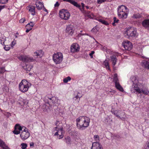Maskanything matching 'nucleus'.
<instances>
[{"mask_svg": "<svg viewBox=\"0 0 149 149\" xmlns=\"http://www.w3.org/2000/svg\"><path fill=\"white\" fill-rule=\"evenodd\" d=\"M8 0H0V3L5 4L8 2Z\"/></svg>", "mask_w": 149, "mask_h": 149, "instance_id": "37", "label": "nucleus"}, {"mask_svg": "<svg viewBox=\"0 0 149 149\" xmlns=\"http://www.w3.org/2000/svg\"><path fill=\"white\" fill-rule=\"evenodd\" d=\"M32 29L31 28L29 27V29H27H27L26 31V33H28L29 31H30Z\"/></svg>", "mask_w": 149, "mask_h": 149, "instance_id": "49", "label": "nucleus"}, {"mask_svg": "<svg viewBox=\"0 0 149 149\" xmlns=\"http://www.w3.org/2000/svg\"><path fill=\"white\" fill-rule=\"evenodd\" d=\"M34 24L33 22H30V23H28V24H27L26 26V27L28 28L29 26H29L30 28H31L32 29V27L34 26Z\"/></svg>", "mask_w": 149, "mask_h": 149, "instance_id": "32", "label": "nucleus"}, {"mask_svg": "<svg viewBox=\"0 0 149 149\" xmlns=\"http://www.w3.org/2000/svg\"><path fill=\"white\" fill-rule=\"evenodd\" d=\"M143 26L149 30V19H146L144 20L142 22Z\"/></svg>", "mask_w": 149, "mask_h": 149, "instance_id": "16", "label": "nucleus"}, {"mask_svg": "<svg viewBox=\"0 0 149 149\" xmlns=\"http://www.w3.org/2000/svg\"><path fill=\"white\" fill-rule=\"evenodd\" d=\"M30 134L29 131L22 132L20 136L23 140H25L28 139L30 136Z\"/></svg>", "mask_w": 149, "mask_h": 149, "instance_id": "13", "label": "nucleus"}, {"mask_svg": "<svg viewBox=\"0 0 149 149\" xmlns=\"http://www.w3.org/2000/svg\"><path fill=\"white\" fill-rule=\"evenodd\" d=\"M115 23H116L115 22H113L112 23V24L113 26H115Z\"/></svg>", "mask_w": 149, "mask_h": 149, "instance_id": "59", "label": "nucleus"}, {"mask_svg": "<svg viewBox=\"0 0 149 149\" xmlns=\"http://www.w3.org/2000/svg\"><path fill=\"white\" fill-rule=\"evenodd\" d=\"M84 35V34H81V33H79V36H82V35Z\"/></svg>", "mask_w": 149, "mask_h": 149, "instance_id": "56", "label": "nucleus"}, {"mask_svg": "<svg viewBox=\"0 0 149 149\" xmlns=\"http://www.w3.org/2000/svg\"><path fill=\"white\" fill-rule=\"evenodd\" d=\"M99 21L103 24H105L106 25H109V23L105 21V20H102L101 19H100L99 20Z\"/></svg>", "mask_w": 149, "mask_h": 149, "instance_id": "33", "label": "nucleus"}, {"mask_svg": "<svg viewBox=\"0 0 149 149\" xmlns=\"http://www.w3.org/2000/svg\"><path fill=\"white\" fill-rule=\"evenodd\" d=\"M115 86L117 89L119 90L120 91L123 92V89L122 86L120 85L119 83L116 84H115Z\"/></svg>", "mask_w": 149, "mask_h": 149, "instance_id": "25", "label": "nucleus"}, {"mask_svg": "<svg viewBox=\"0 0 149 149\" xmlns=\"http://www.w3.org/2000/svg\"><path fill=\"white\" fill-rule=\"evenodd\" d=\"M8 113V115H7V117H8L10 116V113Z\"/></svg>", "mask_w": 149, "mask_h": 149, "instance_id": "57", "label": "nucleus"}, {"mask_svg": "<svg viewBox=\"0 0 149 149\" xmlns=\"http://www.w3.org/2000/svg\"><path fill=\"white\" fill-rule=\"evenodd\" d=\"M65 141L67 144H70L71 142L70 138L69 136H67L65 139Z\"/></svg>", "mask_w": 149, "mask_h": 149, "instance_id": "27", "label": "nucleus"}, {"mask_svg": "<svg viewBox=\"0 0 149 149\" xmlns=\"http://www.w3.org/2000/svg\"><path fill=\"white\" fill-rule=\"evenodd\" d=\"M143 65L145 68L149 69V62L144 61L142 62Z\"/></svg>", "mask_w": 149, "mask_h": 149, "instance_id": "22", "label": "nucleus"}, {"mask_svg": "<svg viewBox=\"0 0 149 149\" xmlns=\"http://www.w3.org/2000/svg\"><path fill=\"white\" fill-rule=\"evenodd\" d=\"M18 59L24 62H30L31 61L32 58H31L29 57L24 55H21L18 57Z\"/></svg>", "mask_w": 149, "mask_h": 149, "instance_id": "12", "label": "nucleus"}, {"mask_svg": "<svg viewBox=\"0 0 149 149\" xmlns=\"http://www.w3.org/2000/svg\"><path fill=\"white\" fill-rule=\"evenodd\" d=\"M11 43H12L11 45H14L15 44V42L13 41Z\"/></svg>", "mask_w": 149, "mask_h": 149, "instance_id": "58", "label": "nucleus"}, {"mask_svg": "<svg viewBox=\"0 0 149 149\" xmlns=\"http://www.w3.org/2000/svg\"><path fill=\"white\" fill-rule=\"evenodd\" d=\"M6 145L5 143L2 139H0V147L3 148Z\"/></svg>", "mask_w": 149, "mask_h": 149, "instance_id": "26", "label": "nucleus"}, {"mask_svg": "<svg viewBox=\"0 0 149 149\" xmlns=\"http://www.w3.org/2000/svg\"><path fill=\"white\" fill-rule=\"evenodd\" d=\"M4 68H3V67L0 68V74L3 73L4 72Z\"/></svg>", "mask_w": 149, "mask_h": 149, "instance_id": "45", "label": "nucleus"}, {"mask_svg": "<svg viewBox=\"0 0 149 149\" xmlns=\"http://www.w3.org/2000/svg\"><path fill=\"white\" fill-rule=\"evenodd\" d=\"M59 14L60 17L65 20L68 19L70 16V13L68 11L64 9L60 10Z\"/></svg>", "mask_w": 149, "mask_h": 149, "instance_id": "3", "label": "nucleus"}, {"mask_svg": "<svg viewBox=\"0 0 149 149\" xmlns=\"http://www.w3.org/2000/svg\"><path fill=\"white\" fill-rule=\"evenodd\" d=\"M25 21V18H22L19 20V22L21 23H23Z\"/></svg>", "mask_w": 149, "mask_h": 149, "instance_id": "44", "label": "nucleus"}, {"mask_svg": "<svg viewBox=\"0 0 149 149\" xmlns=\"http://www.w3.org/2000/svg\"><path fill=\"white\" fill-rule=\"evenodd\" d=\"M111 112L116 116L121 119L124 118L125 117V113L121 110H111Z\"/></svg>", "mask_w": 149, "mask_h": 149, "instance_id": "8", "label": "nucleus"}, {"mask_svg": "<svg viewBox=\"0 0 149 149\" xmlns=\"http://www.w3.org/2000/svg\"><path fill=\"white\" fill-rule=\"evenodd\" d=\"M76 122L77 128L80 130H83L89 126L90 119L88 117L81 116L76 119Z\"/></svg>", "mask_w": 149, "mask_h": 149, "instance_id": "1", "label": "nucleus"}, {"mask_svg": "<svg viewBox=\"0 0 149 149\" xmlns=\"http://www.w3.org/2000/svg\"><path fill=\"white\" fill-rule=\"evenodd\" d=\"M21 146H22L21 148L22 149H25L27 146V144L25 143H22L21 144Z\"/></svg>", "mask_w": 149, "mask_h": 149, "instance_id": "31", "label": "nucleus"}, {"mask_svg": "<svg viewBox=\"0 0 149 149\" xmlns=\"http://www.w3.org/2000/svg\"><path fill=\"white\" fill-rule=\"evenodd\" d=\"M113 81L115 83V84H117L119 83L118 79L117 77V75L116 74H115L114 75L113 78Z\"/></svg>", "mask_w": 149, "mask_h": 149, "instance_id": "23", "label": "nucleus"}, {"mask_svg": "<svg viewBox=\"0 0 149 149\" xmlns=\"http://www.w3.org/2000/svg\"><path fill=\"white\" fill-rule=\"evenodd\" d=\"M63 1L70 2L74 5V6H75L77 8H80L81 7V6L80 5L78 4L77 2H76L72 0H63Z\"/></svg>", "mask_w": 149, "mask_h": 149, "instance_id": "18", "label": "nucleus"}, {"mask_svg": "<svg viewBox=\"0 0 149 149\" xmlns=\"http://www.w3.org/2000/svg\"><path fill=\"white\" fill-rule=\"evenodd\" d=\"M106 47H103V49H106Z\"/></svg>", "mask_w": 149, "mask_h": 149, "instance_id": "61", "label": "nucleus"}, {"mask_svg": "<svg viewBox=\"0 0 149 149\" xmlns=\"http://www.w3.org/2000/svg\"><path fill=\"white\" fill-rule=\"evenodd\" d=\"M5 6L3 5V6H0V11L1 10V9L3 8Z\"/></svg>", "mask_w": 149, "mask_h": 149, "instance_id": "51", "label": "nucleus"}, {"mask_svg": "<svg viewBox=\"0 0 149 149\" xmlns=\"http://www.w3.org/2000/svg\"><path fill=\"white\" fill-rule=\"evenodd\" d=\"M107 0H97V2L98 4H101L106 1Z\"/></svg>", "mask_w": 149, "mask_h": 149, "instance_id": "41", "label": "nucleus"}, {"mask_svg": "<svg viewBox=\"0 0 149 149\" xmlns=\"http://www.w3.org/2000/svg\"><path fill=\"white\" fill-rule=\"evenodd\" d=\"M13 132L15 134H18L20 133V131L17 130L16 128L13 131Z\"/></svg>", "mask_w": 149, "mask_h": 149, "instance_id": "34", "label": "nucleus"}, {"mask_svg": "<svg viewBox=\"0 0 149 149\" xmlns=\"http://www.w3.org/2000/svg\"><path fill=\"white\" fill-rule=\"evenodd\" d=\"M59 5V4L58 1L56 2V3L54 4V7H58Z\"/></svg>", "mask_w": 149, "mask_h": 149, "instance_id": "48", "label": "nucleus"}, {"mask_svg": "<svg viewBox=\"0 0 149 149\" xmlns=\"http://www.w3.org/2000/svg\"><path fill=\"white\" fill-rule=\"evenodd\" d=\"M43 10L44 11H45V12H47V13H48V11H47V10L44 7H43Z\"/></svg>", "mask_w": 149, "mask_h": 149, "instance_id": "53", "label": "nucleus"}, {"mask_svg": "<svg viewBox=\"0 0 149 149\" xmlns=\"http://www.w3.org/2000/svg\"><path fill=\"white\" fill-rule=\"evenodd\" d=\"M113 22H114L115 23H118L119 21L118 19H117L116 18V17H113Z\"/></svg>", "mask_w": 149, "mask_h": 149, "instance_id": "47", "label": "nucleus"}, {"mask_svg": "<svg viewBox=\"0 0 149 149\" xmlns=\"http://www.w3.org/2000/svg\"><path fill=\"white\" fill-rule=\"evenodd\" d=\"M53 59L56 64H60L63 60L62 54L60 52H58L57 54H54L53 55Z\"/></svg>", "mask_w": 149, "mask_h": 149, "instance_id": "4", "label": "nucleus"}, {"mask_svg": "<svg viewBox=\"0 0 149 149\" xmlns=\"http://www.w3.org/2000/svg\"><path fill=\"white\" fill-rule=\"evenodd\" d=\"M29 11L31 13V14L33 15H35V7L34 6H29Z\"/></svg>", "mask_w": 149, "mask_h": 149, "instance_id": "20", "label": "nucleus"}, {"mask_svg": "<svg viewBox=\"0 0 149 149\" xmlns=\"http://www.w3.org/2000/svg\"><path fill=\"white\" fill-rule=\"evenodd\" d=\"M122 45L125 50L129 51L132 49L133 46L131 42L128 40L123 41Z\"/></svg>", "mask_w": 149, "mask_h": 149, "instance_id": "11", "label": "nucleus"}, {"mask_svg": "<svg viewBox=\"0 0 149 149\" xmlns=\"http://www.w3.org/2000/svg\"><path fill=\"white\" fill-rule=\"evenodd\" d=\"M94 138L95 140L97 141L99 140V136L98 135H95L94 136Z\"/></svg>", "mask_w": 149, "mask_h": 149, "instance_id": "39", "label": "nucleus"}, {"mask_svg": "<svg viewBox=\"0 0 149 149\" xmlns=\"http://www.w3.org/2000/svg\"><path fill=\"white\" fill-rule=\"evenodd\" d=\"M90 11H88L87 12V13L88 14V17H91V15H90Z\"/></svg>", "mask_w": 149, "mask_h": 149, "instance_id": "55", "label": "nucleus"}, {"mask_svg": "<svg viewBox=\"0 0 149 149\" xmlns=\"http://www.w3.org/2000/svg\"><path fill=\"white\" fill-rule=\"evenodd\" d=\"M56 127H55L56 128H58V129L60 130L61 132V134H59V136L58 137V139H60L63 138V135L62 133L63 132V124L61 122L59 121H57L55 123Z\"/></svg>", "mask_w": 149, "mask_h": 149, "instance_id": "7", "label": "nucleus"}, {"mask_svg": "<svg viewBox=\"0 0 149 149\" xmlns=\"http://www.w3.org/2000/svg\"><path fill=\"white\" fill-rule=\"evenodd\" d=\"M35 5H36L37 8L38 10H41L43 7H44V6L43 3L40 1H36V3Z\"/></svg>", "mask_w": 149, "mask_h": 149, "instance_id": "17", "label": "nucleus"}, {"mask_svg": "<svg viewBox=\"0 0 149 149\" xmlns=\"http://www.w3.org/2000/svg\"><path fill=\"white\" fill-rule=\"evenodd\" d=\"M130 81L132 83V86L135 90L136 87L138 88L137 84L138 83V79L137 77L133 76L130 78Z\"/></svg>", "mask_w": 149, "mask_h": 149, "instance_id": "9", "label": "nucleus"}, {"mask_svg": "<svg viewBox=\"0 0 149 149\" xmlns=\"http://www.w3.org/2000/svg\"><path fill=\"white\" fill-rule=\"evenodd\" d=\"M136 30L133 27H129L126 30L125 33H127L128 38L131 39V38H133L136 36Z\"/></svg>", "mask_w": 149, "mask_h": 149, "instance_id": "5", "label": "nucleus"}, {"mask_svg": "<svg viewBox=\"0 0 149 149\" xmlns=\"http://www.w3.org/2000/svg\"><path fill=\"white\" fill-rule=\"evenodd\" d=\"M79 94H80V93L79 92H78L77 93V95H76L75 98H76L77 99H78V98H79V101H78V103L79 102V100H80V98L82 97V95H78ZM75 97L73 98V99H74Z\"/></svg>", "mask_w": 149, "mask_h": 149, "instance_id": "36", "label": "nucleus"}, {"mask_svg": "<svg viewBox=\"0 0 149 149\" xmlns=\"http://www.w3.org/2000/svg\"><path fill=\"white\" fill-rule=\"evenodd\" d=\"M41 50L37 51L34 53V56L41 58L42 56L43 53Z\"/></svg>", "mask_w": 149, "mask_h": 149, "instance_id": "19", "label": "nucleus"}, {"mask_svg": "<svg viewBox=\"0 0 149 149\" xmlns=\"http://www.w3.org/2000/svg\"><path fill=\"white\" fill-rule=\"evenodd\" d=\"M71 78L70 77H68L66 78H65L63 79V82L64 83H66L68 82L71 80Z\"/></svg>", "mask_w": 149, "mask_h": 149, "instance_id": "35", "label": "nucleus"}, {"mask_svg": "<svg viewBox=\"0 0 149 149\" xmlns=\"http://www.w3.org/2000/svg\"><path fill=\"white\" fill-rule=\"evenodd\" d=\"M49 100H52V98H49Z\"/></svg>", "mask_w": 149, "mask_h": 149, "instance_id": "62", "label": "nucleus"}, {"mask_svg": "<svg viewBox=\"0 0 149 149\" xmlns=\"http://www.w3.org/2000/svg\"><path fill=\"white\" fill-rule=\"evenodd\" d=\"M112 92L113 93H115V91L114 90H112L111 91H110L109 92V93L110 94V93H111Z\"/></svg>", "mask_w": 149, "mask_h": 149, "instance_id": "54", "label": "nucleus"}, {"mask_svg": "<svg viewBox=\"0 0 149 149\" xmlns=\"http://www.w3.org/2000/svg\"><path fill=\"white\" fill-rule=\"evenodd\" d=\"M135 91L139 93H143V94L146 95H148L149 93V91H148V90L147 89L144 90H143L142 89L141 90L139 87H136V88H135Z\"/></svg>", "mask_w": 149, "mask_h": 149, "instance_id": "15", "label": "nucleus"}, {"mask_svg": "<svg viewBox=\"0 0 149 149\" xmlns=\"http://www.w3.org/2000/svg\"><path fill=\"white\" fill-rule=\"evenodd\" d=\"M5 39H4V38H2V39H0L1 41V43L2 45H4V42L5 40Z\"/></svg>", "mask_w": 149, "mask_h": 149, "instance_id": "40", "label": "nucleus"}, {"mask_svg": "<svg viewBox=\"0 0 149 149\" xmlns=\"http://www.w3.org/2000/svg\"><path fill=\"white\" fill-rule=\"evenodd\" d=\"M22 130H21L22 131V132H24V131L25 132H26L28 131L27 129L25 127H22Z\"/></svg>", "mask_w": 149, "mask_h": 149, "instance_id": "43", "label": "nucleus"}, {"mask_svg": "<svg viewBox=\"0 0 149 149\" xmlns=\"http://www.w3.org/2000/svg\"><path fill=\"white\" fill-rule=\"evenodd\" d=\"M15 36L16 38H17V36Z\"/></svg>", "mask_w": 149, "mask_h": 149, "instance_id": "64", "label": "nucleus"}, {"mask_svg": "<svg viewBox=\"0 0 149 149\" xmlns=\"http://www.w3.org/2000/svg\"><path fill=\"white\" fill-rule=\"evenodd\" d=\"M16 34H17V35H18L19 33H18V32H17V33H16Z\"/></svg>", "mask_w": 149, "mask_h": 149, "instance_id": "63", "label": "nucleus"}, {"mask_svg": "<svg viewBox=\"0 0 149 149\" xmlns=\"http://www.w3.org/2000/svg\"><path fill=\"white\" fill-rule=\"evenodd\" d=\"M71 51L72 52H74L78 51L79 49V46L77 44H73L70 47Z\"/></svg>", "mask_w": 149, "mask_h": 149, "instance_id": "14", "label": "nucleus"}, {"mask_svg": "<svg viewBox=\"0 0 149 149\" xmlns=\"http://www.w3.org/2000/svg\"><path fill=\"white\" fill-rule=\"evenodd\" d=\"M66 32L68 35L72 36L74 31V28L73 25L70 24L67 26L66 28Z\"/></svg>", "mask_w": 149, "mask_h": 149, "instance_id": "10", "label": "nucleus"}, {"mask_svg": "<svg viewBox=\"0 0 149 149\" xmlns=\"http://www.w3.org/2000/svg\"><path fill=\"white\" fill-rule=\"evenodd\" d=\"M128 11V9L124 5H122L118 7V15L121 18L125 19L127 16V12Z\"/></svg>", "mask_w": 149, "mask_h": 149, "instance_id": "2", "label": "nucleus"}, {"mask_svg": "<svg viewBox=\"0 0 149 149\" xmlns=\"http://www.w3.org/2000/svg\"><path fill=\"white\" fill-rule=\"evenodd\" d=\"M34 143L32 142L30 143V146L31 147H33L34 146Z\"/></svg>", "mask_w": 149, "mask_h": 149, "instance_id": "52", "label": "nucleus"}, {"mask_svg": "<svg viewBox=\"0 0 149 149\" xmlns=\"http://www.w3.org/2000/svg\"><path fill=\"white\" fill-rule=\"evenodd\" d=\"M103 65L105 66L107 69H108L110 70V69L109 67V62L107 60H105L104 61L103 63Z\"/></svg>", "mask_w": 149, "mask_h": 149, "instance_id": "24", "label": "nucleus"}, {"mask_svg": "<svg viewBox=\"0 0 149 149\" xmlns=\"http://www.w3.org/2000/svg\"><path fill=\"white\" fill-rule=\"evenodd\" d=\"M95 53V52L94 51H92L91 53L89 54V55L91 57V58H93V54Z\"/></svg>", "mask_w": 149, "mask_h": 149, "instance_id": "46", "label": "nucleus"}, {"mask_svg": "<svg viewBox=\"0 0 149 149\" xmlns=\"http://www.w3.org/2000/svg\"><path fill=\"white\" fill-rule=\"evenodd\" d=\"M140 15L139 14H134L133 15V17L135 18H138L140 17Z\"/></svg>", "mask_w": 149, "mask_h": 149, "instance_id": "38", "label": "nucleus"}, {"mask_svg": "<svg viewBox=\"0 0 149 149\" xmlns=\"http://www.w3.org/2000/svg\"><path fill=\"white\" fill-rule=\"evenodd\" d=\"M4 48L6 51H8L9 50L10 48L8 45H7L5 46Z\"/></svg>", "mask_w": 149, "mask_h": 149, "instance_id": "42", "label": "nucleus"}, {"mask_svg": "<svg viewBox=\"0 0 149 149\" xmlns=\"http://www.w3.org/2000/svg\"><path fill=\"white\" fill-rule=\"evenodd\" d=\"M33 67L31 65H26L25 69L26 71H29Z\"/></svg>", "mask_w": 149, "mask_h": 149, "instance_id": "30", "label": "nucleus"}, {"mask_svg": "<svg viewBox=\"0 0 149 149\" xmlns=\"http://www.w3.org/2000/svg\"><path fill=\"white\" fill-rule=\"evenodd\" d=\"M111 60L112 61V64L113 66L114 67L116 64L117 59L115 56H113L111 57Z\"/></svg>", "mask_w": 149, "mask_h": 149, "instance_id": "21", "label": "nucleus"}, {"mask_svg": "<svg viewBox=\"0 0 149 149\" xmlns=\"http://www.w3.org/2000/svg\"><path fill=\"white\" fill-rule=\"evenodd\" d=\"M29 88L28 83L25 80H22L19 84V89L23 92H26Z\"/></svg>", "mask_w": 149, "mask_h": 149, "instance_id": "6", "label": "nucleus"}, {"mask_svg": "<svg viewBox=\"0 0 149 149\" xmlns=\"http://www.w3.org/2000/svg\"><path fill=\"white\" fill-rule=\"evenodd\" d=\"M16 129L18 130H19L20 131H21V130H22V127H21L19 124H17L16 125L15 127V129Z\"/></svg>", "mask_w": 149, "mask_h": 149, "instance_id": "28", "label": "nucleus"}, {"mask_svg": "<svg viewBox=\"0 0 149 149\" xmlns=\"http://www.w3.org/2000/svg\"><path fill=\"white\" fill-rule=\"evenodd\" d=\"M25 103H26V104H27L28 103V102L27 100L26 102H25Z\"/></svg>", "mask_w": 149, "mask_h": 149, "instance_id": "60", "label": "nucleus"}, {"mask_svg": "<svg viewBox=\"0 0 149 149\" xmlns=\"http://www.w3.org/2000/svg\"><path fill=\"white\" fill-rule=\"evenodd\" d=\"M3 149H10V148L6 145L3 148Z\"/></svg>", "mask_w": 149, "mask_h": 149, "instance_id": "50", "label": "nucleus"}, {"mask_svg": "<svg viewBox=\"0 0 149 149\" xmlns=\"http://www.w3.org/2000/svg\"><path fill=\"white\" fill-rule=\"evenodd\" d=\"M54 131H57V132L55 133V134H54V136H58L59 135V134H61V132L60 130H59L58 129V128H56L55 127L54 128Z\"/></svg>", "mask_w": 149, "mask_h": 149, "instance_id": "29", "label": "nucleus"}]
</instances>
